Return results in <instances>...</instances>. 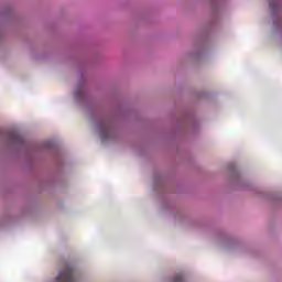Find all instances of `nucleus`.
<instances>
[{"label": "nucleus", "instance_id": "nucleus-1", "mask_svg": "<svg viewBox=\"0 0 282 282\" xmlns=\"http://www.w3.org/2000/svg\"><path fill=\"white\" fill-rule=\"evenodd\" d=\"M152 193L162 210L174 217L177 224L210 235L218 246L240 257H252L253 259L261 257V250H259L257 246L243 241L234 232L217 227L208 218H193V216L180 208L177 204H175V193H186V184L177 178L175 172L169 173L160 169L154 170Z\"/></svg>", "mask_w": 282, "mask_h": 282}, {"label": "nucleus", "instance_id": "nucleus-2", "mask_svg": "<svg viewBox=\"0 0 282 282\" xmlns=\"http://www.w3.org/2000/svg\"><path fill=\"white\" fill-rule=\"evenodd\" d=\"M74 62L79 74L78 80L72 91L74 105L87 113L102 144L120 142L122 140V133H124V129L129 124V112L110 110L102 107V104L91 94L89 80L87 79V72L91 67L100 65L102 63V56L98 52L90 55L83 53L76 55Z\"/></svg>", "mask_w": 282, "mask_h": 282}, {"label": "nucleus", "instance_id": "nucleus-3", "mask_svg": "<svg viewBox=\"0 0 282 282\" xmlns=\"http://www.w3.org/2000/svg\"><path fill=\"white\" fill-rule=\"evenodd\" d=\"M199 133V118L195 108L184 109L172 113V126L163 132L162 140L174 149L187 166H195V159L191 151L182 149V143L188 142L193 135Z\"/></svg>", "mask_w": 282, "mask_h": 282}, {"label": "nucleus", "instance_id": "nucleus-4", "mask_svg": "<svg viewBox=\"0 0 282 282\" xmlns=\"http://www.w3.org/2000/svg\"><path fill=\"white\" fill-rule=\"evenodd\" d=\"M0 144L4 149L7 155L13 162H21L26 173H36L37 166L41 164L43 151L41 148L33 145L26 150L23 158V149L28 148V141L19 133L3 132L0 130Z\"/></svg>", "mask_w": 282, "mask_h": 282}, {"label": "nucleus", "instance_id": "nucleus-5", "mask_svg": "<svg viewBox=\"0 0 282 282\" xmlns=\"http://www.w3.org/2000/svg\"><path fill=\"white\" fill-rule=\"evenodd\" d=\"M203 3H208L210 7V18L203 30L197 34L193 50L187 54V59L194 65H198L200 61H204L206 56V47L208 46V41H210V35L215 32L221 21V14L228 6V0H200Z\"/></svg>", "mask_w": 282, "mask_h": 282}, {"label": "nucleus", "instance_id": "nucleus-6", "mask_svg": "<svg viewBox=\"0 0 282 282\" xmlns=\"http://www.w3.org/2000/svg\"><path fill=\"white\" fill-rule=\"evenodd\" d=\"M228 191H243L246 193H252L262 199H265L274 208H282V192H265L261 187L252 184L241 169L236 163H229L227 166V176L225 182Z\"/></svg>", "mask_w": 282, "mask_h": 282}, {"label": "nucleus", "instance_id": "nucleus-7", "mask_svg": "<svg viewBox=\"0 0 282 282\" xmlns=\"http://www.w3.org/2000/svg\"><path fill=\"white\" fill-rule=\"evenodd\" d=\"M74 169L72 159L58 154L53 159L47 174L39 180L41 191H52L54 186H65L67 182V173Z\"/></svg>", "mask_w": 282, "mask_h": 282}, {"label": "nucleus", "instance_id": "nucleus-8", "mask_svg": "<svg viewBox=\"0 0 282 282\" xmlns=\"http://www.w3.org/2000/svg\"><path fill=\"white\" fill-rule=\"evenodd\" d=\"M57 273L53 278L52 282H87L89 281V274L78 269L72 260L62 257L57 262Z\"/></svg>", "mask_w": 282, "mask_h": 282}, {"label": "nucleus", "instance_id": "nucleus-9", "mask_svg": "<svg viewBox=\"0 0 282 282\" xmlns=\"http://www.w3.org/2000/svg\"><path fill=\"white\" fill-rule=\"evenodd\" d=\"M8 34L17 36V9L12 4H6L0 10V47L6 45Z\"/></svg>", "mask_w": 282, "mask_h": 282}, {"label": "nucleus", "instance_id": "nucleus-10", "mask_svg": "<svg viewBox=\"0 0 282 282\" xmlns=\"http://www.w3.org/2000/svg\"><path fill=\"white\" fill-rule=\"evenodd\" d=\"M36 198L25 192L22 195V205L20 207L19 217H28V215H34L36 213Z\"/></svg>", "mask_w": 282, "mask_h": 282}, {"label": "nucleus", "instance_id": "nucleus-11", "mask_svg": "<svg viewBox=\"0 0 282 282\" xmlns=\"http://www.w3.org/2000/svg\"><path fill=\"white\" fill-rule=\"evenodd\" d=\"M133 149L141 158H151V143H149V141H135L133 144Z\"/></svg>", "mask_w": 282, "mask_h": 282}, {"label": "nucleus", "instance_id": "nucleus-12", "mask_svg": "<svg viewBox=\"0 0 282 282\" xmlns=\"http://www.w3.org/2000/svg\"><path fill=\"white\" fill-rule=\"evenodd\" d=\"M17 188H19V185L12 184L8 176L0 175V193L14 195L17 193Z\"/></svg>", "mask_w": 282, "mask_h": 282}, {"label": "nucleus", "instance_id": "nucleus-13", "mask_svg": "<svg viewBox=\"0 0 282 282\" xmlns=\"http://www.w3.org/2000/svg\"><path fill=\"white\" fill-rule=\"evenodd\" d=\"M197 100H205L206 102H213L215 100V95L210 91H198L196 94Z\"/></svg>", "mask_w": 282, "mask_h": 282}, {"label": "nucleus", "instance_id": "nucleus-14", "mask_svg": "<svg viewBox=\"0 0 282 282\" xmlns=\"http://www.w3.org/2000/svg\"><path fill=\"white\" fill-rule=\"evenodd\" d=\"M170 282H184L186 281V273L184 271L170 274L167 276Z\"/></svg>", "mask_w": 282, "mask_h": 282}, {"label": "nucleus", "instance_id": "nucleus-15", "mask_svg": "<svg viewBox=\"0 0 282 282\" xmlns=\"http://www.w3.org/2000/svg\"><path fill=\"white\" fill-rule=\"evenodd\" d=\"M45 147L46 149H48L50 151H54V149L56 148V141L54 140H48L45 142Z\"/></svg>", "mask_w": 282, "mask_h": 282}, {"label": "nucleus", "instance_id": "nucleus-16", "mask_svg": "<svg viewBox=\"0 0 282 282\" xmlns=\"http://www.w3.org/2000/svg\"><path fill=\"white\" fill-rule=\"evenodd\" d=\"M142 20H143L145 23H149V15H144V17L142 18Z\"/></svg>", "mask_w": 282, "mask_h": 282}, {"label": "nucleus", "instance_id": "nucleus-17", "mask_svg": "<svg viewBox=\"0 0 282 282\" xmlns=\"http://www.w3.org/2000/svg\"><path fill=\"white\" fill-rule=\"evenodd\" d=\"M32 52H36V48L34 46H31Z\"/></svg>", "mask_w": 282, "mask_h": 282}]
</instances>
